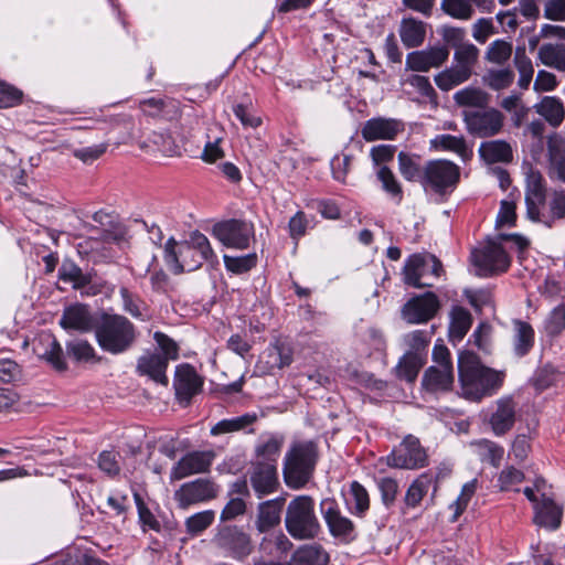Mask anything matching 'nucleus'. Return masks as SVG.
Masks as SVG:
<instances>
[{
	"label": "nucleus",
	"mask_w": 565,
	"mask_h": 565,
	"mask_svg": "<svg viewBox=\"0 0 565 565\" xmlns=\"http://www.w3.org/2000/svg\"><path fill=\"white\" fill-rule=\"evenodd\" d=\"M472 263L480 276L488 277L507 271L511 259L501 241L497 238L489 239L482 248L473 250Z\"/></svg>",
	"instance_id": "obj_9"
},
{
	"label": "nucleus",
	"mask_w": 565,
	"mask_h": 565,
	"mask_svg": "<svg viewBox=\"0 0 565 565\" xmlns=\"http://www.w3.org/2000/svg\"><path fill=\"white\" fill-rule=\"evenodd\" d=\"M449 57V49L446 45L430 46L425 50L414 51L406 55V70L414 72H428L430 68L440 67Z\"/></svg>",
	"instance_id": "obj_18"
},
{
	"label": "nucleus",
	"mask_w": 565,
	"mask_h": 565,
	"mask_svg": "<svg viewBox=\"0 0 565 565\" xmlns=\"http://www.w3.org/2000/svg\"><path fill=\"white\" fill-rule=\"evenodd\" d=\"M220 487L209 478H198L182 483L174 491L173 499L180 509L209 502L218 495Z\"/></svg>",
	"instance_id": "obj_10"
},
{
	"label": "nucleus",
	"mask_w": 565,
	"mask_h": 565,
	"mask_svg": "<svg viewBox=\"0 0 565 565\" xmlns=\"http://www.w3.org/2000/svg\"><path fill=\"white\" fill-rule=\"evenodd\" d=\"M256 420L257 415L254 413H246L237 417L225 418L212 426L210 434L212 436H221L225 434L243 431L247 427L252 426Z\"/></svg>",
	"instance_id": "obj_36"
},
{
	"label": "nucleus",
	"mask_w": 565,
	"mask_h": 565,
	"mask_svg": "<svg viewBox=\"0 0 565 565\" xmlns=\"http://www.w3.org/2000/svg\"><path fill=\"white\" fill-rule=\"evenodd\" d=\"M120 296L124 303V309L131 315L132 317L141 320H146L147 316L145 315L146 306L145 303L137 297H135L127 288H120Z\"/></svg>",
	"instance_id": "obj_57"
},
{
	"label": "nucleus",
	"mask_w": 565,
	"mask_h": 565,
	"mask_svg": "<svg viewBox=\"0 0 565 565\" xmlns=\"http://www.w3.org/2000/svg\"><path fill=\"white\" fill-rule=\"evenodd\" d=\"M550 173L565 182V148L553 137L548 138Z\"/></svg>",
	"instance_id": "obj_44"
},
{
	"label": "nucleus",
	"mask_w": 565,
	"mask_h": 565,
	"mask_svg": "<svg viewBox=\"0 0 565 565\" xmlns=\"http://www.w3.org/2000/svg\"><path fill=\"white\" fill-rule=\"evenodd\" d=\"M60 326L64 330L85 333L96 330L98 324L88 306L75 303L64 309Z\"/></svg>",
	"instance_id": "obj_21"
},
{
	"label": "nucleus",
	"mask_w": 565,
	"mask_h": 565,
	"mask_svg": "<svg viewBox=\"0 0 565 565\" xmlns=\"http://www.w3.org/2000/svg\"><path fill=\"white\" fill-rule=\"evenodd\" d=\"M460 169L448 160L428 161L423 170L422 184L438 194L451 191L458 183Z\"/></svg>",
	"instance_id": "obj_8"
},
{
	"label": "nucleus",
	"mask_w": 565,
	"mask_h": 565,
	"mask_svg": "<svg viewBox=\"0 0 565 565\" xmlns=\"http://www.w3.org/2000/svg\"><path fill=\"white\" fill-rule=\"evenodd\" d=\"M425 362L426 359L422 353L406 352L396 365L397 377L407 382H414Z\"/></svg>",
	"instance_id": "obj_38"
},
{
	"label": "nucleus",
	"mask_w": 565,
	"mask_h": 565,
	"mask_svg": "<svg viewBox=\"0 0 565 565\" xmlns=\"http://www.w3.org/2000/svg\"><path fill=\"white\" fill-rule=\"evenodd\" d=\"M173 386L177 398L181 403L189 404L203 386L202 377L190 364H181L175 369Z\"/></svg>",
	"instance_id": "obj_20"
},
{
	"label": "nucleus",
	"mask_w": 565,
	"mask_h": 565,
	"mask_svg": "<svg viewBox=\"0 0 565 565\" xmlns=\"http://www.w3.org/2000/svg\"><path fill=\"white\" fill-rule=\"evenodd\" d=\"M212 234L228 248L245 249L254 237V225L232 218L214 224Z\"/></svg>",
	"instance_id": "obj_13"
},
{
	"label": "nucleus",
	"mask_w": 565,
	"mask_h": 565,
	"mask_svg": "<svg viewBox=\"0 0 565 565\" xmlns=\"http://www.w3.org/2000/svg\"><path fill=\"white\" fill-rule=\"evenodd\" d=\"M118 454L116 451L104 450L98 456V467L102 471L110 477L119 473L120 467L117 460Z\"/></svg>",
	"instance_id": "obj_62"
},
{
	"label": "nucleus",
	"mask_w": 565,
	"mask_h": 565,
	"mask_svg": "<svg viewBox=\"0 0 565 565\" xmlns=\"http://www.w3.org/2000/svg\"><path fill=\"white\" fill-rule=\"evenodd\" d=\"M514 352L518 356L526 355L534 345V330L524 321H514Z\"/></svg>",
	"instance_id": "obj_43"
},
{
	"label": "nucleus",
	"mask_w": 565,
	"mask_h": 565,
	"mask_svg": "<svg viewBox=\"0 0 565 565\" xmlns=\"http://www.w3.org/2000/svg\"><path fill=\"white\" fill-rule=\"evenodd\" d=\"M524 473L514 467H507L503 469L498 478V486L501 491H518V486L523 481Z\"/></svg>",
	"instance_id": "obj_58"
},
{
	"label": "nucleus",
	"mask_w": 565,
	"mask_h": 565,
	"mask_svg": "<svg viewBox=\"0 0 565 565\" xmlns=\"http://www.w3.org/2000/svg\"><path fill=\"white\" fill-rule=\"evenodd\" d=\"M454 366H429L423 376V386L433 393L450 391L454 384Z\"/></svg>",
	"instance_id": "obj_26"
},
{
	"label": "nucleus",
	"mask_w": 565,
	"mask_h": 565,
	"mask_svg": "<svg viewBox=\"0 0 565 565\" xmlns=\"http://www.w3.org/2000/svg\"><path fill=\"white\" fill-rule=\"evenodd\" d=\"M429 341L428 333L424 330H415L404 335V343L408 347L407 352L422 353L425 359Z\"/></svg>",
	"instance_id": "obj_59"
},
{
	"label": "nucleus",
	"mask_w": 565,
	"mask_h": 565,
	"mask_svg": "<svg viewBox=\"0 0 565 565\" xmlns=\"http://www.w3.org/2000/svg\"><path fill=\"white\" fill-rule=\"evenodd\" d=\"M285 525L287 532L296 540H312L318 536L321 526L312 497L297 495L288 503Z\"/></svg>",
	"instance_id": "obj_4"
},
{
	"label": "nucleus",
	"mask_w": 565,
	"mask_h": 565,
	"mask_svg": "<svg viewBox=\"0 0 565 565\" xmlns=\"http://www.w3.org/2000/svg\"><path fill=\"white\" fill-rule=\"evenodd\" d=\"M545 329L548 334H558L565 329V308L556 307L552 310L550 317L546 320Z\"/></svg>",
	"instance_id": "obj_64"
},
{
	"label": "nucleus",
	"mask_w": 565,
	"mask_h": 565,
	"mask_svg": "<svg viewBox=\"0 0 565 565\" xmlns=\"http://www.w3.org/2000/svg\"><path fill=\"white\" fill-rule=\"evenodd\" d=\"M215 459L212 450H193L182 456L171 468L170 481H179L193 475L205 473Z\"/></svg>",
	"instance_id": "obj_14"
},
{
	"label": "nucleus",
	"mask_w": 565,
	"mask_h": 565,
	"mask_svg": "<svg viewBox=\"0 0 565 565\" xmlns=\"http://www.w3.org/2000/svg\"><path fill=\"white\" fill-rule=\"evenodd\" d=\"M377 178L382 183L383 190L399 203L402 201L403 191L393 172L386 167H381L377 171Z\"/></svg>",
	"instance_id": "obj_54"
},
{
	"label": "nucleus",
	"mask_w": 565,
	"mask_h": 565,
	"mask_svg": "<svg viewBox=\"0 0 565 565\" xmlns=\"http://www.w3.org/2000/svg\"><path fill=\"white\" fill-rule=\"evenodd\" d=\"M440 308L438 297L427 291L409 299L402 309V317L412 324L425 323L433 319Z\"/></svg>",
	"instance_id": "obj_17"
},
{
	"label": "nucleus",
	"mask_w": 565,
	"mask_h": 565,
	"mask_svg": "<svg viewBox=\"0 0 565 565\" xmlns=\"http://www.w3.org/2000/svg\"><path fill=\"white\" fill-rule=\"evenodd\" d=\"M533 108L552 127H558L565 119L564 104L556 96H544Z\"/></svg>",
	"instance_id": "obj_31"
},
{
	"label": "nucleus",
	"mask_w": 565,
	"mask_h": 565,
	"mask_svg": "<svg viewBox=\"0 0 565 565\" xmlns=\"http://www.w3.org/2000/svg\"><path fill=\"white\" fill-rule=\"evenodd\" d=\"M350 493L353 498V513L358 516H363L370 508V498L366 489L353 481L350 486Z\"/></svg>",
	"instance_id": "obj_55"
},
{
	"label": "nucleus",
	"mask_w": 565,
	"mask_h": 565,
	"mask_svg": "<svg viewBox=\"0 0 565 565\" xmlns=\"http://www.w3.org/2000/svg\"><path fill=\"white\" fill-rule=\"evenodd\" d=\"M479 154L482 160L491 163H508L513 159L512 147L505 140H490L481 142Z\"/></svg>",
	"instance_id": "obj_30"
},
{
	"label": "nucleus",
	"mask_w": 565,
	"mask_h": 565,
	"mask_svg": "<svg viewBox=\"0 0 565 565\" xmlns=\"http://www.w3.org/2000/svg\"><path fill=\"white\" fill-rule=\"evenodd\" d=\"M431 484V477L424 473L419 476L408 488L405 502L408 507L415 508L423 500Z\"/></svg>",
	"instance_id": "obj_48"
},
{
	"label": "nucleus",
	"mask_w": 565,
	"mask_h": 565,
	"mask_svg": "<svg viewBox=\"0 0 565 565\" xmlns=\"http://www.w3.org/2000/svg\"><path fill=\"white\" fill-rule=\"evenodd\" d=\"M472 324L470 312L463 307L456 306L450 311L448 335L452 343L460 342Z\"/></svg>",
	"instance_id": "obj_33"
},
{
	"label": "nucleus",
	"mask_w": 565,
	"mask_h": 565,
	"mask_svg": "<svg viewBox=\"0 0 565 565\" xmlns=\"http://www.w3.org/2000/svg\"><path fill=\"white\" fill-rule=\"evenodd\" d=\"M387 465L398 469H419L427 465V454L419 439L408 435L387 456Z\"/></svg>",
	"instance_id": "obj_11"
},
{
	"label": "nucleus",
	"mask_w": 565,
	"mask_h": 565,
	"mask_svg": "<svg viewBox=\"0 0 565 565\" xmlns=\"http://www.w3.org/2000/svg\"><path fill=\"white\" fill-rule=\"evenodd\" d=\"M398 166L402 175L408 181L422 180L423 171L419 166V157L406 152L398 153Z\"/></svg>",
	"instance_id": "obj_50"
},
{
	"label": "nucleus",
	"mask_w": 565,
	"mask_h": 565,
	"mask_svg": "<svg viewBox=\"0 0 565 565\" xmlns=\"http://www.w3.org/2000/svg\"><path fill=\"white\" fill-rule=\"evenodd\" d=\"M164 260L174 274L194 271L203 263L211 267L218 265L209 238L199 231L191 232L189 238L182 242L170 237L164 244Z\"/></svg>",
	"instance_id": "obj_1"
},
{
	"label": "nucleus",
	"mask_w": 565,
	"mask_h": 565,
	"mask_svg": "<svg viewBox=\"0 0 565 565\" xmlns=\"http://www.w3.org/2000/svg\"><path fill=\"white\" fill-rule=\"evenodd\" d=\"M516 403L511 396L499 398L489 417L490 427L495 436H503L510 431L515 423Z\"/></svg>",
	"instance_id": "obj_22"
},
{
	"label": "nucleus",
	"mask_w": 565,
	"mask_h": 565,
	"mask_svg": "<svg viewBox=\"0 0 565 565\" xmlns=\"http://www.w3.org/2000/svg\"><path fill=\"white\" fill-rule=\"evenodd\" d=\"M215 512L213 510H204L185 520V527L189 534L199 535L205 531L214 521Z\"/></svg>",
	"instance_id": "obj_52"
},
{
	"label": "nucleus",
	"mask_w": 565,
	"mask_h": 565,
	"mask_svg": "<svg viewBox=\"0 0 565 565\" xmlns=\"http://www.w3.org/2000/svg\"><path fill=\"white\" fill-rule=\"evenodd\" d=\"M233 111L244 127L257 128L262 125V118L255 114L252 107L237 104L233 107Z\"/></svg>",
	"instance_id": "obj_61"
},
{
	"label": "nucleus",
	"mask_w": 565,
	"mask_h": 565,
	"mask_svg": "<svg viewBox=\"0 0 565 565\" xmlns=\"http://www.w3.org/2000/svg\"><path fill=\"white\" fill-rule=\"evenodd\" d=\"M441 8L447 14L459 20H469L473 14V8L467 0H443Z\"/></svg>",
	"instance_id": "obj_53"
},
{
	"label": "nucleus",
	"mask_w": 565,
	"mask_h": 565,
	"mask_svg": "<svg viewBox=\"0 0 565 565\" xmlns=\"http://www.w3.org/2000/svg\"><path fill=\"white\" fill-rule=\"evenodd\" d=\"M215 545L225 555L236 559H246L254 551L250 535L238 526H224L214 537Z\"/></svg>",
	"instance_id": "obj_12"
},
{
	"label": "nucleus",
	"mask_w": 565,
	"mask_h": 565,
	"mask_svg": "<svg viewBox=\"0 0 565 565\" xmlns=\"http://www.w3.org/2000/svg\"><path fill=\"white\" fill-rule=\"evenodd\" d=\"M33 351L40 359L46 360L55 369L64 370L66 367L62 348L52 333L41 332L33 340Z\"/></svg>",
	"instance_id": "obj_25"
},
{
	"label": "nucleus",
	"mask_w": 565,
	"mask_h": 565,
	"mask_svg": "<svg viewBox=\"0 0 565 565\" xmlns=\"http://www.w3.org/2000/svg\"><path fill=\"white\" fill-rule=\"evenodd\" d=\"M454 100L459 106L483 108L489 103V95L479 87H465L454 95Z\"/></svg>",
	"instance_id": "obj_45"
},
{
	"label": "nucleus",
	"mask_w": 565,
	"mask_h": 565,
	"mask_svg": "<svg viewBox=\"0 0 565 565\" xmlns=\"http://www.w3.org/2000/svg\"><path fill=\"white\" fill-rule=\"evenodd\" d=\"M282 447V438L269 436L255 447V459L252 462H268L277 466Z\"/></svg>",
	"instance_id": "obj_42"
},
{
	"label": "nucleus",
	"mask_w": 565,
	"mask_h": 565,
	"mask_svg": "<svg viewBox=\"0 0 565 565\" xmlns=\"http://www.w3.org/2000/svg\"><path fill=\"white\" fill-rule=\"evenodd\" d=\"M545 202V188L539 174H531L526 181L525 204L530 220L539 217V209Z\"/></svg>",
	"instance_id": "obj_29"
},
{
	"label": "nucleus",
	"mask_w": 565,
	"mask_h": 565,
	"mask_svg": "<svg viewBox=\"0 0 565 565\" xmlns=\"http://www.w3.org/2000/svg\"><path fill=\"white\" fill-rule=\"evenodd\" d=\"M285 499L276 498L259 503L257 509L256 529L260 533L268 532L280 523Z\"/></svg>",
	"instance_id": "obj_27"
},
{
	"label": "nucleus",
	"mask_w": 565,
	"mask_h": 565,
	"mask_svg": "<svg viewBox=\"0 0 565 565\" xmlns=\"http://www.w3.org/2000/svg\"><path fill=\"white\" fill-rule=\"evenodd\" d=\"M290 562L295 565H327L329 554L319 544H307L294 553Z\"/></svg>",
	"instance_id": "obj_35"
},
{
	"label": "nucleus",
	"mask_w": 565,
	"mask_h": 565,
	"mask_svg": "<svg viewBox=\"0 0 565 565\" xmlns=\"http://www.w3.org/2000/svg\"><path fill=\"white\" fill-rule=\"evenodd\" d=\"M477 490V480H471L463 484L461 492L455 503L451 505L455 507V514L452 520H457L458 516L466 510L469 501L473 497Z\"/></svg>",
	"instance_id": "obj_60"
},
{
	"label": "nucleus",
	"mask_w": 565,
	"mask_h": 565,
	"mask_svg": "<svg viewBox=\"0 0 565 565\" xmlns=\"http://www.w3.org/2000/svg\"><path fill=\"white\" fill-rule=\"evenodd\" d=\"M548 212L539 209V217H532V221L541 222L552 227L555 221L565 217V191H555L551 194L547 202Z\"/></svg>",
	"instance_id": "obj_34"
},
{
	"label": "nucleus",
	"mask_w": 565,
	"mask_h": 565,
	"mask_svg": "<svg viewBox=\"0 0 565 565\" xmlns=\"http://www.w3.org/2000/svg\"><path fill=\"white\" fill-rule=\"evenodd\" d=\"M207 141L203 148L201 153V159L206 163H215L217 160L224 158L225 152L221 147V142L223 141V134L220 127L214 126L209 129L207 132Z\"/></svg>",
	"instance_id": "obj_40"
},
{
	"label": "nucleus",
	"mask_w": 565,
	"mask_h": 565,
	"mask_svg": "<svg viewBox=\"0 0 565 565\" xmlns=\"http://www.w3.org/2000/svg\"><path fill=\"white\" fill-rule=\"evenodd\" d=\"M430 147L436 151L455 152L462 159L471 156V151L468 149L462 136L438 135L430 140Z\"/></svg>",
	"instance_id": "obj_37"
},
{
	"label": "nucleus",
	"mask_w": 565,
	"mask_h": 565,
	"mask_svg": "<svg viewBox=\"0 0 565 565\" xmlns=\"http://www.w3.org/2000/svg\"><path fill=\"white\" fill-rule=\"evenodd\" d=\"M317 461V448L312 441L297 443L285 457L284 479L295 490L303 488L312 477Z\"/></svg>",
	"instance_id": "obj_5"
},
{
	"label": "nucleus",
	"mask_w": 565,
	"mask_h": 565,
	"mask_svg": "<svg viewBox=\"0 0 565 565\" xmlns=\"http://www.w3.org/2000/svg\"><path fill=\"white\" fill-rule=\"evenodd\" d=\"M102 350L114 355L127 352L136 342L135 326L124 316H105L95 330Z\"/></svg>",
	"instance_id": "obj_3"
},
{
	"label": "nucleus",
	"mask_w": 565,
	"mask_h": 565,
	"mask_svg": "<svg viewBox=\"0 0 565 565\" xmlns=\"http://www.w3.org/2000/svg\"><path fill=\"white\" fill-rule=\"evenodd\" d=\"M320 510L329 532L333 537L345 543L355 539L356 533L353 522L341 513L334 500H322Z\"/></svg>",
	"instance_id": "obj_16"
},
{
	"label": "nucleus",
	"mask_w": 565,
	"mask_h": 565,
	"mask_svg": "<svg viewBox=\"0 0 565 565\" xmlns=\"http://www.w3.org/2000/svg\"><path fill=\"white\" fill-rule=\"evenodd\" d=\"M404 131L403 121L394 118L377 117L365 121L361 130L366 141L393 140Z\"/></svg>",
	"instance_id": "obj_23"
},
{
	"label": "nucleus",
	"mask_w": 565,
	"mask_h": 565,
	"mask_svg": "<svg viewBox=\"0 0 565 565\" xmlns=\"http://www.w3.org/2000/svg\"><path fill=\"white\" fill-rule=\"evenodd\" d=\"M249 482L259 499L276 492L279 487L277 466L268 462H252Z\"/></svg>",
	"instance_id": "obj_19"
},
{
	"label": "nucleus",
	"mask_w": 565,
	"mask_h": 565,
	"mask_svg": "<svg viewBox=\"0 0 565 565\" xmlns=\"http://www.w3.org/2000/svg\"><path fill=\"white\" fill-rule=\"evenodd\" d=\"M535 515L534 522L539 526L550 530H556L562 521V508L558 507L552 499L542 495L540 502L534 505Z\"/></svg>",
	"instance_id": "obj_28"
},
{
	"label": "nucleus",
	"mask_w": 565,
	"mask_h": 565,
	"mask_svg": "<svg viewBox=\"0 0 565 565\" xmlns=\"http://www.w3.org/2000/svg\"><path fill=\"white\" fill-rule=\"evenodd\" d=\"M461 394L470 401L491 396L502 386L504 373L487 367L473 358L459 356L458 362Z\"/></svg>",
	"instance_id": "obj_2"
},
{
	"label": "nucleus",
	"mask_w": 565,
	"mask_h": 565,
	"mask_svg": "<svg viewBox=\"0 0 565 565\" xmlns=\"http://www.w3.org/2000/svg\"><path fill=\"white\" fill-rule=\"evenodd\" d=\"M443 273V265L435 255L414 254L404 266V281L416 288L431 287L433 280L438 279Z\"/></svg>",
	"instance_id": "obj_7"
},
{
	"label": "nucleus",
	"mask_w": 565,
	"mask_h": 565,
	"mask_svg": "<svg viewBox=\"0 0 565 565\" xmlns=\"http://www.w3.org/2000/svg\"><path fill=\"white\" fill-rule=\"evenodd\" d=\"M515 74L510 67L490 68L482 77L486 86L492 90H502L512 85Z\"/></svg>",
	"instance_id": "obj_46"
},
{
	"label": "nucleus",
	"mask_w": 565,
	"mask_h": 565,
	"mask_svg": "<svg viewBox=\"0 0 565 565\" xmlns=\"http://www.w3.org/2000/svg\"><path fill=\"white\" fill-rule=\"evenodd\" d=\"M512 53V42L497 39L488 45L484 52V60L491 64L504 65L511 58Z\"/></svg>",
	"instance_id": "obj_47"
},
{
	"label": "nucleus",
	"mask_w": 565,
	"mask_h": 565,
	"mask_svg": "<svg viewBox=\"0 0 565 565\" xmlns=\"http://www.w3.org/2000/svg\"><path fill=\"white\" fill-rule=\"evenodd\" d=\"M539 58L545 66L565 72V45L546 43L539 49Z\"/></svg>",
	"instance_id": "obj_41"
},
{
	"label": "nucleus",
	"mask_w": 565,
	"mask_h": 565,
	"mask_svg": "<svg viewBox=\"0 0 565 565\" xmlns=\"http://www.w3.org/2000/svg\"><path fill=\"white\" fill-rule=\"evenodd\" d=\"M463 117L468 131L480 138L499 134L504 121L503 115L495 108L465 111Z\"/></svg>",
	"instance_id": "obj_15"
},
{
	"label": "nucleus",
	"mask_w": 565,
	"mask_h": 565,
	"mask_svg": "<svg viewBox=\"0 0 565 565\" xmlns=\"http://www.w3.org/2000/svg\"><path fill=\"white\" fill-rule=\"evenodd\" d=\"M471 446L475 448V451L481 461L489 462L495 468L501 465L505 450L499 444L489 439H480L473 441Z\"/></svg>",
	"instance_id": "obj_39"
},
{
	"label": "nucleus",
	"mask_w": 565,
	"mask_h": 565,
	"mask_svg": "<svg viewBox=\"0 0 565 565\" xmlns=\"http://www.w3.org/2000/svg\"><path fill=\"white\" fill-rule=\"evenodd\" d=\"M153 339L160 350V355L164 358L168 363L169 361L179 359V347L173 339L160 331L154 332Z\"/></svg>",
	"instance_id": "obj_56"
},
{
	"label": "nucleus",
	"mask_w": 565,
	"mask_h": 565,
	"mask_svg": "<svg viewBox=\"0 0 565 565\" xmlns=\"http://www.w3.org/2000/svg\"><path fill=\"white\" fill-rule=\"evenodd\" d=\"M68 355L81 362H99L93 345L86 340H75L66 344Z\"/></svg>",
	"instance_id": "obj_49"
},
{
	"label": "nucleus",
	"mask_w": 565,
	"mask_h": 565,
	"mask_svg": "<svg viewBox=\"0 0 565 565\" xmlns=\"http://www.w3.org/2000/svg\"><path fill=\"white\" fill-rule=\"evenodd\" d=\"M399 36L408 49L420 46L426 38V24L414 18H405L401 22Z\"/></svg>",
	"instance_id": "obj_32"
},
{
	"label": "nucleus",
	"mask_w": 565,
	"mask_h": 565,
	"mask_svg": "<svg viewBox=\"0 0 565 565\" xmlns=\"http://www.w3.org/2000/svg\"><path fill=\"white\" fill-rule=\"evenodd\" d=\"M352 162V156L348 153L337 154L331 160V170L333 178L338 181L343 182L350 170Z\"/></svg>",
	"instance_id": "obj_63"
},
{
	"label": "nucleus",
	"mask_w": 565,
	"mask_h": 565,
	"mask_svg": "<svg viewBox=\"0 0 565 565\" xmlns=\"http://www.w3.org/2000/svg\"><path fill=\"white\" fill-rule=\"evenodd\" d=\"M479 54L480 50L473 43L458 47L454 52V65L435 75L437 87L448 92L467 82L473 74Z\"/></svg>",
	"instance_id": "obj_6"
},
{
	"label": "nucleus",
	"mask_w": 565,
	"mask_h": 565,
	"mask_svg": "<svg viewBox=\"0 0 565 565\" xmlns=\"http://www.w3.org/2000/svg\"><path fill=\"white\" fill-rule=\"evenodd\" d=\"M223 259L226 270L235 275L249 271L257 263V256L255 253L237 257L224 255Z\"/></svg>",
	"instance_id": "obj_51"
},
{
	"label": "nucleus",
	"mask_w": 565,
	"mask_h": 565,
	"mask_svg": "<svg viewBox=\"0 0 565 565\" xmlns=\"http://www.w3.org/2000/svg\"><path fill=\"white\" fill-rule=\"evenodd\" d=\"M169 363L159 352L146 351L137 360L136 372L141 376L167 386L169 383L167 369Z\"/></svg>",
	"instance_id": "obj_24"
}]
</instances>
